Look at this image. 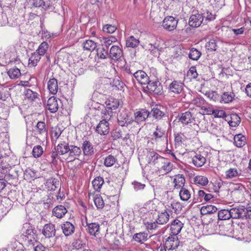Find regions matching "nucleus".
I'll return each instance as SVG.
<instances>
[{
  "label": "nucleus",
  "mask_w": 251,
  "mask_h": 251,
  "mask_svg": "<svg viewBox=\"0 0 251 251\" xmlns=\"http://www.w3.org/2000/svg\"><path fill=\"white\" fill-rule=\"evenodd\" d=\"M123 56L122 49L117 46H112L109 50V57L114 60H117Z\"/></svg>",
  "instance_id": "obj_11"
},
{
  "label": "nucleus",
  "mask_w": 251,
  "mask_h": 251,
  "mask_svg": "<svg viewBox=\"0 0 251 251\" xmlns=\"http://www.w3.org/2000/svg\"><path fill=\"white\" fill-rule=\"evenodd\" d=\"M218 218L219 220H226L230 218L229 210L222 209L218 212Z\"/></svg>",
  "instance_id": "obj_48"
},
{
  "label": "nucleus",
  "mask_w": 251,
  "mask_h": 251,
  "mask_svg": "<svg viewBox=\"0 0 251 251\" xmlns=\"http://www.w3.org/2000/svg\"><path fill=\"white\" fill-rule=\"evenodd\" d=\"M179 196L180 199L184 201H188L191 197V193L187 187H182L179 189Z\"/></svg>",
  "instance_id": "obj_22"
},
{
  "label": "nucleus",
  "mask_w": 251,
  "mask_h": 251,
  "mask_svg": "<svg viewBox=\"0 0 251 251\" xmlns=\"http://www.w3.org/2000/svg\"><path fill=\"white\" fill-rule=\"evenodd\" d=\"M43 149L40 146L37 145L35 146L32 150V155L35 158H38L40 157L43 153Z\"/></svg>",
  "instance_id": "obj_57"
},
{
  "label": "nucleus",
  "mask_w": 251,
  "mask_h": 251,
  "mask_svg": "<svg viewBox=\"0 0 251 251\" xmlns=\"http://www.w3.org/2000/svg\"><path fill=\"white\" fill-rule=\"evenodd\" d=\"M117 159L112 155H109L105 157L104 161V165L107 167L112 166L116 162Z\"/></svg>",
  "instance_id": "obj_56"
},
{
  "label": "nucleus",
  "mask_w": 251,
  "mask_h": 251,
  "mask_svg": "<svg viewBox=\"0 0 251 251\" xmlns=\"http://www.w3.org/2000/svg\"><path fill=\"white\" fill-rule=\"evenodd\" d=\"M160 84V83L158 81L151 82V81L150 80L149 83L146 85V87L150 92L154 94H158L161 91Z\"/></svg>",
  "instance_id": "obj_25"
},
{
  "label": "nucleus",
  "mask_w": 251,
  "mask_h": 251,
  "mask_svg": "<svg viewBox=\"0 0 251 251\" xmlns=\"http://www.w3.org/2000/svg\"><path fill=\"white\" fill-rule=\"evenodd\" d=\"M179 241L176 235H171L165 241V247L169 250L176 249L179 246Z\"/></svg>",
  "instance_id": "obj_8"
},
{
  "label": "nucleus",
  "mask_w": 251,
  "mask_h": 251,
  "mask_svg": "<svg viewBox=\"0 0 251 251\" xmlns=\"http://www.w3.org/2000/svg\"><path fill=\"white\" fill-rule=\"evenodd\" d=\"M235 95L233 92H224L221 97L220 102L223 103L231 102L234 100Z\"/></svg>",
  "instance_id": "obj_24"
},
{
  "label": "nucleus",
  "mask_w": 251,
  "mask_h": 251,
  "mask_svg": "<svg viewBox=\"0 0 251 251\" xmlns=\"http://www.w3.org/2000/svg\"><path fill=\"white\" fill-rule=\"evenodd\" d=\"M193 121H194V118L192 117L191 113L189 111H186L182 113L179 118V121L185 125L192 123Z\"/></svg>",
  "instance_id": "obj_20"
},
{
  "label": "nucleus",
  "mask_w": 251,
  "mask_h": 251,
  "mask_svg": "<svg viewBox=\"0 0 251 251\" xmlns=\"http://www.w3.org/2000/svg\"><path fill=\"white\" fill-rule=\"evenodd\" d=\"M165 131L158 126H156L155 131L153 132L152 136L155 141H158L159 139L164 137L165 135Z\"/></svg>",
  "instance_id": "obj_44"
},
{
  "label": "nucleus",
  "mask_w": 251,
  "mask_h": 251,
  "mask_svg": "<svg viewBox=\"0 0 251 251\" xmlns=\"http://www.w3.org/2000/svg\"><path fill=\"white\" fill-rule=\"evenodd\" d=\"M169 214L166 210H165L164 211L158 214V218L156 220V222L158 225H164L169 221Z\"/></svg>",
  "instance_id": "obj_27"
},
{
  "label": "nucleus",
  "mask_w": 251,
  "mask_h": 251,
  "mask_svg": "<svg viewBox=\"0 0 251 251\" xmlns=\"http://www.w3.org/2000/svg\"><path fill=\"white\" fill-rule=\"evenodd\" d=\"M217 40L214 38L210 39L205 45L206 49L209 51H215L217 48Z\"/></svg>",
  "instance_id": "obj_49"
},
{
  "label": "nucleus",
  "mask_w": 251,
  "mask_h": 251,
  "mask_svg": "<svg viewBox=\"0 0 251 251\" xmlns=\"http://www.w3.org/2000/svg\"><path fill=\"white\" fill-rule=\"evenodd\" d=\"M48 88L50 93L55 94L58 91V84L57 80L54 78H51L48 82Z\"/></svg>",
  "instance_id": "obj_31"
},
{
  "label": "nucleus",
  "mask_w": 251,
  "mask_h": 251,
  "mask_svg": "<svg viewBox=\"0 0 251 251\" xmlns=\"http://www.w3.org/2000/svg\"><path fill=\"white\" fill-rule=\"evenodd\" d=\"M7 24H8L7 15L2 9H0V26H4Z\"/></svg>",
  "instance_id": "obj_60"
},
{
  "label": "nucleus",
  "mask_w": 251,
  "mask_h": 251,
  "mask_svg": "<svg viewBox=\"0 0 251 251\" xmlns=\"http://www.w3.org/2000/svg\"><path fill=\"white\" fill-rule=\"evenodd\" d=\"M217 208L212 205L203 206L201 209V213L202 215L211 214L216 212Z\"/></svg>",
  "instance_id": "obj_37"
},
{
  "label": "nucleus",
  "mask_w": 251,
  "mask_h": 251,
  "mask_svg": "<svg viewBox=\"0 0 251 251\" xmlns=\"http://www.w3.org/2000/svg\"><path fill=\"white\" fill-rule=\"evenodd\" d=\"M24 177L25 179L29 180L34 179L36 178L38 176L36 172L31 169L28 168L25 171Z\"/></svg>",
  "instance_id": "obj_51"
},
{
  "label": "nucleus",
  "mask_w": 251,
  "mask_h": 251,
  "mask_svg": "<svg viewBox=\"0 0 251 251\" xmlns=\"http://www.w3.org/2000/svg\"><path fill=\"white\" fill-rule=\"evenodd\" d=\"M118 123L120 126L128 127L130 125H134V119L131 114L127 111H122L117 118Z\"/></svg>",
  "instance_id": "obj_1"
},
{
  "label": "nucleus",
  "mask_w": 251,
  "mask_h": 251,
  "mask_svg": "<svg viewBox=\"0 0 251 251\" xmlns=\"http://www.w3.org/2000/svg\"><path fill=\"white\" fill-rule=\"evenodd\" d=\"M116 29V27L111 25L107 24L103 26V31L108 33H113Z\"/></svg>",
  "instance_id": "obj_62"
},
{
  "label": "nucleus",
  "mask_w": 251,
  "mask_h": 251,
  "mask_svg": "<svg viewBox=\"0 0 251 251\" xmlns=\"http://www.w3.org/2000/svg\"><path fill=\"white\" fill-rule=\"evenodd\" d=\"M192 162L196 167H200L205 163L206 159L201 154H196L192 158Z\"/></svg>",
  "instance_id": "obj_26"
},
{
  "label": "nucleus",
  "mask_w": 251,
  "mask_h": 251,
  "mask_svg": "<svg viewBox=\"0 0 251 251\" xmlns=\"http://www.w3.org/2000/svg\"><path fill=\"white\" fill-rule=\"evenodd\" d=\"M106 109L112 111L118 108L120 105L119 100L114 98H110L106 101Z\"/></svg>",
  "instance_id": "obj_33"
},
{
  "label": "nucleus",
  "mask_w": 251,
  "mask_h": 251,
  "mask_svg": "<svg viewBox=\"0 0 251 251\" xmlns=\"http://www.w3.org/2000/svg\"><path fill=\"white\" fill-rule=\"evenodd\" d=\"M203 20V16L197 13L192 14L190 17L189 25L193 27H197L201 25Z\"/></svg>",
  "instance_id": "obj_9"
},
{
  "label": "nucleus",
  "mask_w": 251,
  "mask_h": 251,
  "mask_svg": "<svg viewBox=\"0 0 251 251\" xmlns=\"http://www.w3.org/2000/svg\"><path fill=\"white\" fill-rule=\"evenodd\" d=\"M41 55L36 51L31 54V56L29 58V65L33 67H35L41 59Z\"/></svg>",
  "instance_id": "obj_40"
},
{
  "label": "nucleus",
  "mask_w": 251,
  "mask_h": 251,
  "mask_svg": "<svg viewBox=\"0 0 251 251\" xmlns=\"http://www.w3.org/2000/svg\"><path fill=\"white\" fill-rule=\"evenodd\" d=\"M183 226V224L178 219L174 220L171 225V233L177 235Z\"/></svg>",
  "instance_id": "obj_17"
},
{
  "label": "nucleus",
  "mask_w": 251,
  "mask_h": 251,
  "mask_svg": "<svg viewBox=\"0 0 251 251\" xmlns=\"http://www.w3.org/2000/svg\"><path fill=\"white\" fill-rule=\"evenodd\" d=\"M150 115V112L146 109H141L134 113V125L141 124L145 122Z\"/></svg>",
  "instance_id": "obj_3"
},
{
  "label": "nucleus",
  "mask_w": 251,
  "mask_h": 251,
  "mask_svg": "<svg viewBox=\"0 0 251 251\" xmlns=\"http://www.w3.org/2000/svg\"><path fill=\"white\" fill-rule=\"evenodd\" d=\"M220 234L227 236L234 235V227L232 223L220 224L218 226Z\"/></svg>",
  "instance_id": "obj_5"
},
{
  "label": "nucleus",
  "mask_w": 251,
  "mask_h": 251,
  "mask_svg": "<svg viewBox=\"0 0 251 251\" xmlns=\"http://www.w3.org/2000/svg\"><path fill=\"white\" fill-rule=\"evenodd\" d=\"M97 55L99 58L105 59L109 57L108 49L102 46L97 49Z\"/></svg>",
  "instance_id": "obj_36"
},
{
  "label": "nucleus",
  "mask_w": 251,
  "mask_h": 251,
  "mask_svg": "<svg viewBox=\"0 0 251 251\" xmlns=\"http://www.w3.org/2000/svg\"><path fill=\"white\" fill-rule=\"evenodd\" d=\"M177 22V20L175 18L172 16L167 17L163 21L162 26L166 30L171 31L176 28Z\"/></svg>",
  "instance_id": "obj_6"
},
{
  "label": "nucleus",
  "mask_w": 251,
  "mask_h": 251,
  "mask_svg": "<svg viewBox=\"0 0 251 251\" xmlns=\"http://www.w3.org/2000/svg\"><path fill=\"white\" fill-rule=\"evenodd\" d=\"M133 76L137 82L142 85H146L150 80L147 74L142 70H138L134 73Z\"/></svg>",
  "instance_id": "obj_7"
},
{
  "label": "nucleus",
  "mask_w": 251,
  "mask_h": 251,
  "mask_svg": "<svg viewBox=\"0 0 251 251\" xmlns=\"http://www.w3.org/2000/svg\"><path fill=\"white\" fill-rule=\"evenodd\" d=\"M230 218L247 219L250 218L249 210L243 206L238 208H232L229 210Z\"/></svg>",
  "instance_id": "obj_2"
},
{
  "label": "nucleus",
  "mask_w": 251,
  "mask_h": 251,
  "mask_svg": "<svg viewBox=\"0 0 251 251\" xmlns=\"http://www.w3.org/2000/svg\"><path fill=\"white\" fill-rule=\"evenodd\" d=\"M245 137L241 134L236 135L234 137V143L238 148L243 147L246 144Z\"/></svg>",
  "instance_id": "obj_39"
},
{
  "label": "nucleus",
  "mask_w": 251,
  "mask_h": 251,
  "mask_svg": "<svg viewBox=\"0 0 251 251\" xmlns=\"http://www.w3.org/2000/svg\"><path fill=\"white\" fill-rule=\"evenodd\" d=\"M176 214H179L182 210V204L179 201H174L170 206Z\"/></svg>",
  "instance_id": "obj_54"
},
{
  "label": "nucleus",
  "mask_w": 251,
  "mask_h": 251,
  "mask_svg": "<svg viewBox=\"0 0 251 251\" xmlns=\"http://www.w3.org/2000/svg\"><path fill=\"white\" fill-rule=\"evenodd\" d=\"M94 203L98 209H102L104 205L102 198L98 195H96L94 198Z\"/></svg>",
  "instance_id": "obj_58"
},
{
  "label": "nucleus",
  "mask_w": 251,
  "mask_h": 251,
  "mask_svg": "<svg viewBox=\"0 0 251 251\" xmlns=\"http://www.w3.org/2000/svg\"><path fill=\"white\" fill-rule=\"evenodd\" d=\"M183 87V84L179 81H174L169 85V89L170 92L175 94H180Z\"/></svg>",
  "instance_id": "obj_19"
},
{
  "label": "nucleus",
  "mask_w": 251,
  "mask_h": 251,
  "mask_svg": "<svg viewBox=\"0 0 251 251\" xmlns=\"http://www.w3.org/2000/svg\"><path fill=\"white\" fill-rule=\"evenodd\" d=\"M109 123L105 120L100 122L96 128V131L101 135H107L109 131Z\"/></svg>",
  "instance_id": "obj_10"
},
{
  "label": "nucleus",
  "mask_w": 251,
  "mask_h": 251,
  "mask_svg": "<svg viewBox=\"0 0 251 251\" xmlns=\"http://www.w3.org/2000/svg\"><path fill=\"white\" fill-rule=\"evenodd\" d=\"M47 106L48 110L51 113H55L58 109V104L57 100L54 97L50 98L47 101Z\"/></svg>",
  "instance_id": "obj_21"
},
{
  "label": "nucleus",
  "mask_w": 251,
  "mask_h": 251,
  "mask_svg": "<svg viewBox=\"0 0 251 251\" xmlns=\"http://www.w3.org/2000/svg\"><path fill=\"white\" fill-rule=\"evenodd\" d=\"M67 212L66 207L62 205L55 207L52 210V214L58 218H62Z\"/></svg>",
  "instance_id": "obj_23"
},
{
  "label": "nucleus",
  "mask_w": 251,
  "mask_h": 251,
  "mask_svg": "<svg viewBox=\"0 0 251 251\" xmlns=\"http://www.w3.org/2000/svg\"><path fill=\"white\" fill-rule=\"evenodd\" d=\"M150 114L156 120H160L165 116V113L158 107H153Z\"/></svg>",
  "instance_id": "obj_28"
},
{
  "label": "nucleus",
  "mask_w": 251,
  "mask_h": 251,
  "mask_svg": "<svg viewBox=\"0 0 251 251\" xmlns=\"http://www.w3.org/2000/svg\"><path fill=\"white\" fill-rule=\"evenodd\" d=\"M122 131L119 129L117 128L111 132V137L114 140L122 138Z\"/></svg>",
  "instance_id": "obj_63"
},
{
  "label": "nucleus",
  "mask_w": 251,
  "mask_h": 251,
  "mask_svg": "<svg viewBox=\"0 0 251 251\" xmlns=\"http://www.w3.org/2000/svg\"><path fill=\"white\" fill-rule=\"evenodd\" d=\"M173 167V164L167 158L163 157L162 163H160L157 168L159 171L163 170L164 173L167 174L172 170Z\"/></svg>",
  "instance_id": "obj_14"
},
{
  "label": "nucleus",
  "mask_w": 251,
  "mask_h": 251,
  "mask_svg": "<svg viewBox=\"0 0 251 251\" xmlns=\"http://www.w3.org/2000/svg\"><path fill=\"white\" fill-rule=\"evenodd\" d=\"M36 127L40 134L47 137L48 135V130L46 128L45 122L42 121L38 122L37 124Z\"/></svg>",
  "instance_id": "obj_42"
},
{
  "label": "nucleus",
  "mask_w": 251,
  "mask_h": 251,
  "mask_svg": "<svg viewBox=\"0 0 251 251\" xmlns=\"http://www.w3.org/2000/svg\"><path fill=\"white\" fill-rule=\"evenodd\" d=\"M7 74L9 77L12 79H15L19 77L21 74L20 70L17 68H14L9 69Z\"/></svg>",
  "instance_id": "obj_53"
},
{
  "label": "nucleus",
  "mask_w": 251,
  "mask_h": 251,
  "mask_svg": "<svg viewBox=\"0 0 251 251\" xmlns=\"http://www.w3.org/2000/svg\"><path fill=\"white\" fill-rule=\"evenodd\" d=\"M62 131L60 129V128L57 127H55L53 129H52L51 132V135L52 138H55L56 140L60 136Z\"/></svg>",
  "instance_id": "obj_64"
},
{
  "label": "nucleus",
  "mask_w": 251,
  "mask_h": 251,
  "mask_svg": "<svg viewBox=\"0 0 251 251\" xmlns=\"http://www.w3.org/2000/svg\"><path fill=\"white\" fill-rule=\"evenodd\" d=\"M226 178L228 179H233L237 177L239 175L237 170L235 168H230L227 170L226 173Z\"/></svg>",
  "instance_id": "obj_52"
},
{
  "label": "nucleus",
  "mask_w": 251,
  "mask_h": 251,
  "mask_svg": "<svg viewBox=\"0 0 251 251\" xmlns=\"http://www.w3.org/2000/svg\"><path fill=\"white\" fill-rule=\"evenodd\" d=\"M194 182L196 184L205 186L208 183V179L206 176H197L194 178Z\"/></svg>",
  "instance_id": "obj_47"
},
{
  "label": "nucleus",
  "mask_w": 251,
  "mask_h": 251,
  "mask_svg": "<svg viewBox=\"0 0 251 251\" xmlns=\"http://www.w3.org/2000/svg\"><path fill=\"white\" fill-rule=\"evenodd\" d=\"M68 143L63 141L58 144L56 151L60 155H64L68 153L70 151Z\"/></svg>",
  "instance_id": "obj_29"
},
{
  "label": "nucleus",
  "mask_w": 251,
  "mask_h": 251,
  "mask_svg": "<svg viewBox=\"0 0 251 251\" xmlns=\"http://www.w3.org/2000/svg\"><path fill=\"white\" fill-rule=\"evenodd\" d=\"M25 98L30 101H35L37 99H39V94L29 89L25 91Z\"/></svg>",
  "instance_id": "obj_35"
},
{
  "label": "nucleus",
  "mask_w": 251,
  "mask_h": 251,
  "mask_svg": "<svg viewBox=\"0 0 251 251\" xmlns=\"http://www.w3.org/2000/svg\"><path fill=\"white\" fill-rule=\"evenodd\" d=\"M49 48V45L46 42H42L36 50V52L40 55L43 56Z\"/></svg>",
  "instance_id": "obj_55"
},
{
  "label": "nucleus",
  "mask_w": 251,
  "mask_h": 251,
  "mask_svg": "<svg viewBox=\"0 0 251 251\" xmlns=\"http://www.w3.org/2000/svg\"><path fill=\"white\" fill-rule=\"evenodd\" d=\"M187 75L190 77V79H195L198 76L196 68L195 66H192L187 72Z\"/></svg>",
  "instance_id": "obj_61"
},
{
  "label": "nucleus",
  "mask_w": 251,
  "mask_h": 251,
  "mask_svg": "<svg viewBox=\"0 0 251 251\" xmlns=\"http://www.w3.org/2000/svg\"><path fill=\"white\" fill-rule=\"evenodd\" d=\"M201 53L197 49L192 48L189 54L190 59L193 60H197L201 56Z\"/></svg>",
  "instance_id": "obj_59"
},
{
  "label": "nucleus",
  "mask_w": 251,
  "mask_h": 251,
  "mask_svg": "<svg viewBox=\"0 0 251 251\" xmlns=\"http://www.w3.org/2000/svg\"><path fill=\"white\" fill-rule=\"evenodd\" d=\"M58 184V182L55 178H51L47 181L45 185L48 191H54Z\"/></svg>",
  "instance_id": "obj_45"
},
{
  "label": "nucleus",
  "mask_w": 251,
  "mask_h": 251,
  "mask_svg": "<svg viewBox=\"0 0 251 251\" xmlns=\"http://www.w3.org/2000/svg\"><path fill=\"white\" fill-rule=\"evenodd\" d=\"M56 230L55 226L52 224H46L43 229L42 233L46 238H50L55 236Z\"/></svg>",
  "instance_id": "obj_13"
},
{
  "label": "nucleus",
  "mask_w": 251,
  "mask_h": 251,
  "mask_svg": "<svg viewBox=\"0 0 251 251\" xmlns=\"http://www.w3.org/2000/svg\"><path fill=\"white\" fill-rule=\"evenodd\" d=\"M147 158L148 163L152 164L157 167L160 163H162L163 157L154 151H150L147 154Z\"/></svg>",
  "instance_id": "obj_4"
},
{
  "label": "nucleus",
  "mask_w": 251,
  "mask_h": 251,
  "mask_svg": "<svg viewBox=\"0 0 251 251\" xmlns=\"http://www.w3.org/2000/svg\"><path fill=\"white\" fill-rule=\"evenodd\" d=\"M139 40L134 38L133 36H130L129 37L126 41V46L127 47L130 48H136L139 44Z\"/></svg>",
  "instance_id": "obj_46"
},
{
  "label": "nucleus",
  "mask_w": 251,
  "mask_h": 251,
  "mask_svg": "<svg viewBox=\"0 0 251 251\" xmlns=\"http://www.w3.org/2000/svg\"><path fill=\"white\" fill-rule=\"evenodd\" d=\"M198 195L199 200L201 201L204 200L205 201H208L213 198V196L210 193H207L206 192L200 190L198 191Z\"/></svg>",
  "instance_id": "obj_38"
},
{
  "label": "nucleus",
  "mask_w": 251,
  "mask_h": 251,
  "mask_svg": "<svg viewBox=\"0 0 251 251\" xmlns=\"http://www.w3.org/2000/svg\"><path fill=\"white\" fill-rule=\"evenodd\" d=\"M86 230L91 235L96 236L100 231V225L97 223H86Z\"/></svg>",
  "instance_id": "obj_18"
},
{
  "label": "nucleus",
  "mask_w": 251,
  "mask_h": 251,
  "mask_svg": "<svg viewBox=\"0 0 251 251\" xmlns=\"http://www.w3.org/2000/svg\"><path fill=\"white\" fill-rule=\"evenodd\" d=\"M148 234L146 232H142L135 234L133 236V239L138 243L147 239Z\"/></svg>",
  "instance_id": "obj_50"
},
{
  "label": "nucleus",
  "mask_w": 251,
  "mask_h": 251,
  "mask_svg": "<svg viewBox=\"0 0 251 251\" xmlns=\"http://www.w3.org/2000/svg\"><path fill=\"white\" fill-rule=\"evenodd\" d=\"M117 41V39L113 36H110L107 37H103L102 38V46H104L108 49L109 47L112 45L113 43H115Z\"/></svg>",
  "instance_id": "obj_43"
},
{
  "label": "nucleus",
  "mask_w": 251,
  "mask_h": 251,
  "mask_svg": "<svg viewBox=\"0 0 251 251\" xmlns=\"http://www.w3.org/2000/svg\"><path fill=\"white\" fill-rule=\"evenodd\" d=\"M63 233L66 236L72 235L75 230V225L70 222L66 221L61 225Z\"/></svg>",
  "instance_id": "obj_12"
},
{
  "label": "nucleus",
  "mask_w": 251,
  "mask_h": 251,
  "mask_svg": "<svg viewBox=\"0 0 251 251\" xmlns=\"http://www.w3.org/2000/svg\"><path fill=\"white\" fill-rule=\"evenodd\" d=\"M103 183V179L100 176L96 177L92 182L94 189L97 191H100Z\"/></svg>",
  "instance_id": "obj_41"
},
{
  "label": "nucleus",
  "mask_w": 251,
  "mask_h": 251,
  "mask_svg": "<svg viewBox=\"0 0 251 251\" xmlns=\"http://www.w3.org/2000/svg\"><path fill=\"white\" fill-rule=\"evenodd\" d=\"M84 155L91 156L94 152V148L92 144L89 141H83L81 147Z\"/></svg>",
  "instance_id": "obj_15"
},
{
  "label": "nucleus",
  "mask_w": 251,
  "mask_h": 251,
  "mask_svg": "<svg viewBox=\"0 0 251 251\" xmlns=\"http://www.w3.org/2000/svg\"><path fill=\"white\" fill-rule=\"evenodd\" d=\"M97 47V43L92 40H87L83 43V48L85 50L94 51Z\"/></svg>",
  "instance_id": "obj_32"
},
{
  "label": "nucleus",
  "mask_w": 251,
  "mask_h": 251,
  "mask_svg": "<svg viewBox=\"0 0 251 251\" xmlns=\"http://www.w3.org/2000/svg\"><path fill=\"white\" fill-rule=\"evenodd\" d=\"M70 151H69V156L71 158H75L81 154V149L74 145H70Z\"/></svg>",
  "instance_id": "obj_30"
},
{
  "label": "nucleus",
  "mask_w": 251,
  "mask_h": 251,
  "mask_svg": "<svg viewBox=\"0 0 251 251\" xmlns=\"http://www.w3.org/2000/svg\"><path fill=\"white\" fill-rule=\"evenodd\" d=\"M173 183L174 184V189L179 190L184 186L185 183V178L182 174H178L175 176Z\"/></svg>",
  "instance_id": "obj_16"
},
{
  "label": "nucleus",
  "mask_w": 251,
  "mask_h": 251,
  "mask_svg": "<svg viewBox=\"0 0 251 251\" xmlns=\"http://www.w3.org/2000/svg\"><path fill=\"white\" fill-rule=\"evenodd\" d=\"M160 40L157 39L154 43L149 44L148 46V49L151 50V53L155 55L157 51L160 50L162 47L160 46Z\"/></svg>",
  "instance_id": "obj_34"
}]
</instances>
